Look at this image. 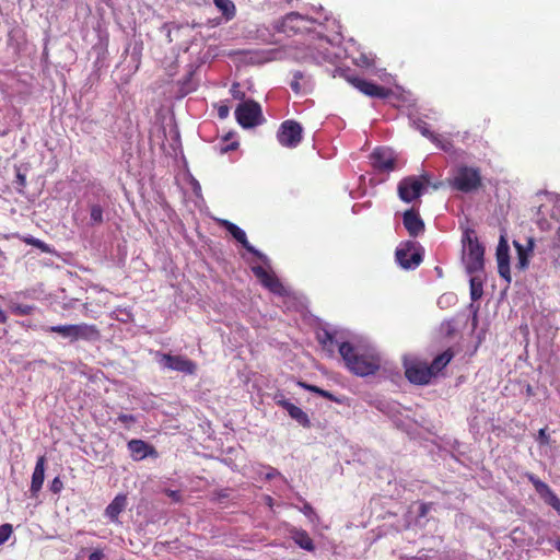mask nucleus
Listing matches in <instances>:
<instances>
[{"mask_svg":"<svg viewBox=\"0 0 560 560\" xmlns=\"http://www.w3.org/2000/svg\"><path fill=\"white\" fill-rule=\"evenodd\" d=\"M168 495L171 498H173L174 500H178V498H179L178 492H176V491H170Z\"/></svg>","mask_w":560,"mask_h":560,"instance_id":"nucleus-51","label":"nucleus"},{"mask_svg":"<svg viewBox=\"0 0 560 560\" xmlns=\"http://www.w3.org/2000/svg\"><path fill=\"white\" fill-rule=\"evenodd\" d=\"M402 223L408 234L412 237H417L424 232V222L415 208H410L404 212Z\"/></svg>","mask_w":560,"mask_h":560,"instance_id":"nucleus-14","label":"nucleus"},{"mask_svg":"<svg viewBox=\"0 0 560 560\" xmlns=\"http://www.w3.org/2000/svg\"><path fill=\"white\" fill-rule=\"evenodd\" d=\"M16 177H18L19 184L21 186H24L25 185V176L23 174H21V173H18Z\"/></svg>","mask_w":560,"mask_h":560,"instance_id":"nucleus-46","label":"nucleus"},{"mask_svg":"<svg viewBox=\"0 0 560 560\" xmlns=\"http://www.w3.org/2000/svg\"><path fill=\"white\" fill-rule=\"evenodd\" d=\"M525 476L540 497L546 499L549 494H551L552 489L546 482L541 481L537 476L532 472H527Z\"/></svg>","mask_w":560,"mask_h":560,"instance_id":"nucleus-26","label":"nucleus"},{"mask_svg":"<svg viewBox=\"0 0 560 560\" xmlns=\"http://www.w3.org/2000/svg\"><path fill=\"white\" fill-rule=\"evenodd\" d=\"M221 226H223L238 243L242 244V246L250 254L257 256L260 259H264L265 256L262 253L257 250L250 243L248 242L245 232L237 226L236 224L228 221L222 220L220 222Z\"/></svg>","mask_w":560,"mask_h":560,"instance_id":"nucleus-13","label":"nucleus"},{"mask_svg":"<svg viewBox=\"0 0 560 560\" xmlns=\"http://www.w3.org/2000/svg\"><path fill=\"white\" fill-rule=\"evenodd\" d=\"M396 260L404 269H413L422 261V253L418 243L413 241L402 242L396 249Z\"/></svg>","mask_w":560,"mask_h":560,"instance_id":"nucleus-7","label":"nucleus"},{"mask_svg":"<svg viewBox=\"0 0 560 560\" xmlns=\"http://www.w3.org/2000/svg\"><path fill=\"white\" fill-rule=\"evenodd\" d=\"M91 225L103 223V209L100 205H93L90 211Z\"/></svg>","mask_w":560,"mask_h":560,"instance_id":"nucleus-30","label":"nucleus"},{"mask_svg":"<svg viewBox=\"0 0 560 560\" xmlns=\"http://www.w3.org/2000/svg\"><path fill=\"white\" fill-rule=\"evenodd\" d=\"M23 241L27 245H32V246L40 249L44 253H49L50 252L49 246L46 243H44L43 241H40L38 238H35L33 236L24 237Z\"/></svg>","mask_w":560,"mask_h":560,"instance_id":"nucleus-31","label":"nucleus"},{"mask_svg":"<svg viewBox=\"0 0 560 560\" xmlns=\"http://www.w3.org/2000/svg\"><path fill=\"white\" fill-rule=\"evenodd\" d=\"M431 509V503H421L419 509V516L424 517Z\"/></svg>","mask_w":560,"mask_h":560,"instance_id":"nucleus-42","label":"nucleus"},{"mask_svg":"<svg viewBox=\"0 0 560 560\" xmlns=\"http://www.w3.org/2000/svg\"><path fill=\"white\" fill-rule=\"evenodd\" d=\"M320 396L334 402H341L340 398L336 397L332 393L325 389H322Z\"/></svg>","mask_w":560,"mask_h":560,"instance_id":"nucleus-41","label":"nucleus"},{"mask_svg":"<svg viewBox=\"0 0 560 560\" xmlns=\"http://www.w3.org/2000/svg\"><path fill=\"white\" fill-rule=\"evenodd\" d=\"M101 338V331L96 325L93 324H74V341H96Z\"/></svg>","mask_w":560,"mask_h":560,"instance_id":"nucleus-17","label":"nucleus"},{"mask_svg":"<svg viewBox=\"0 0 560 560\" xmlns=\"http://www.w3.org/2000/svg\"><path fill=\"white\" fill-rule=\"evenodd\" d=\"M296 19H298V15H296V14H290V15H288V16L285 18L284 23L292 22V21H294V20H296Z\"/></svg>","mask_w":560,"mask_h":560,"instance_id":"nucleus-49","label":"nucleus"},{"mask_svg":"<svg viewBox=\"0 0 560 560\" xmlns=\"http://www.w3.org/2000/svg\"><path fill=\"white\" fill-rule=\"evenodd\" d=\"M454 358V351L448 348L444 352L436 355L431 364H429L433 376H436Z\"/></svg>","mask_w":560,"mask_h":560,"instance_id":"nucleus-20","label":"nucleus"},{"mask_svg":"<svg viewBox=\"0 0 560 560\" xmlns=\"http://www.w3.org/2000/svg\"><path fill=\"white\" fill-rule=\"evenodd\" d=\"M63 488V482L59 477H55L50 483V491L54 493H59Z\"/></svg>","mask_w":560,"mask_h":560,"instance_id":"nucleus-37","label":"nucleus"},{"mask_svg":"<svg viewBox=\"0 0 560 560\" xmlns=\"http://www.w3.org/2000/svg\"><path fill=\"white\" fill-rule=\"evenodd\" d=\"M118 421L121 423H135L137 421L136 417L133 415L129 413H120L117 418Z\"/></svg>","mask_w":560,"mask_h":560,"instance_id":"nucleus-40","label":"nucleus"},{"mask_svg":"<svg viewBox=\"0 0 560 560\" xmlns=\"http://www.w3.org/2000/svg\"><path fill=\"white\" fill-rule=\"evenodd\" d=\"M282 406L288 411L290 417L296 420L304 428L311 427V421L306 412H304L300 407L295 406L292 402L283 401Z\"/></svg>","mask_w":560,"mask_h":560,"instance_id":"nucleus-22","label":"nucleus"},{"mask_svg":"<svg viewBox=\"0 0 560 560\" xmlns=\"http://www.w3.org/2000/svg\"><path fill=\"white\" fill-rule=\"evenodd\" d=\"M126 505L127 497L125 494H118L107 505L105 510V515L109 517L113 522H115L118 520L119 514L125 510Z\"/></svg>","mask_w":560,"mask_h":560,"instance_id":"nucleus-19","label":"nucleus"},{"mask_svg":"<svg viewBox=\"0 0 560 560\" xmlns=\"http://www.w3.org/2000/svg\"><path fill=\"white\" fill-rule=\"evenodd\" d=\"M304 78L303 73L301 71H295L293 73V79L290 83V86L291 89L295 92V93H300L301 92V84H300V81Z\"/></svg>","mask_w":560,"mask_h":560,"instance_id":"nucleus-33","label":"nucleus"},{"mask_svg":"<svg viewBox=\"0 0 560 560\" xmlns=\"http://www.w3.org/2000/svg\"><path fill=\"white\" fill-rule=\"evenodd\" d=\"M545 501L555 509L558 514L560 515V499L559 497L552 491L551 494H549Z\"/></svg>","mask_w":560,"mask_h":560,"instance_id":"nucleus-34","label":"nucleus"},{"mask_svg":"<svg viewBox=\"0 0 560 560\" xmlns=\"http://www.w3.org/2000/svg\"><path fill=\"white\" fill-rule=\"evenodd\" d=\"M45 464H46V457L39 456L37 458L33 475H32V481H31V488L30 492L32 497H37V493L40 491L44 479H45Z\"/></svg>","mask_w":560,"mask_h":560,"instance_id":"nucleus-18","label":"nucleus"},{"mask_svg":"<svg viewBox=\"0 0 560 560\" xmlns=\"http://www.w3.org/2000/svg\"><path fill=\"white\" fill-rule=\"evenodd\" d=\"M302 132L303 128L300 122L288 119L280 125L277 140L284 148H296L302 141Z\"/></svg>","mask_w":560,"mask_h":560,"instance_id":"nucleus-8","label":"nucleus"},{"mask_svg":"<svg viewBox=\"0 0 560 560\" xmlns=\"http://www.w3.org/2000/svg\"><path fill=\"white\" fill-rule=\"evenodd\" d=\"M509 245L504 236L500 237L498 247H497V262H498V272L501 278H503L508 283L511 282V271H510V255H509Z\"/></svg>","mask_w":560,"mask_h":560,"instance_id":"nucleus-12","label":"nucleus"},{"mask_svg":"<svg viewBox=\"0 0 560 560\" xmlns=\"http://www.w3.org/2000/svg\"><path fill=\"white\" fill-rule=\"evenodd\" d=\"M213 2L226 21L235 16L236 8L232 0H213Z\"/></svg>","mask_w":560,"mask_h":560,"instance_id":"nucleus-27","label":"nucleus"},{"mask_svg":"<svg viewBox=\"0 0 560 560\" xmlns=\"http://www.w3.org/2000/svg\"><path fill=\"white\" fill-rule=\"evenodd\" d=\"M303 512H304V514L310 515L311 513H313V508L308 503H305L304 508H303Z\"/></svg>","mask_w":560,"mask_h":560,"instance_id":"nucleus-45","label":"nucleus"},{"mask_svg":"<svg viewBox=\"0 0 560 560\" xmlns=\"http://www.w3.org/2000/svg\"><path fill=\"white\" fill-rule=\"evenodd\" d=\"M104 553L102 550H95L89 556V560H102Z\"/></svg>","mask_w":560,"mask_h":560,"instance_id":"nucleus-44","label":"nucleus"},{"mask_svg":"<svg viewBox=\"0 0 560 560\" xmlns=\"http://www.w3.org/2000/svg\"><path fill=\"white\" fill-rule=\"evenodd\" d=\"M482 291V282L477 278L470 279V298L472 301H477L481 298Z\"/></svg>","mask_w":560,"mask_h":560,"instance_id":"nucleus-29","label":"nucleus"},{"mask_svg":"<svg viewBox=\"0 0 560 560\" xmlns=\"http://www.w3.org/2000/svg\"><path fill=\"white\" fill-rule=\"evenodd\" d=\"M45 331L59 334L63 338H68L74 342V324L48 326L44 328Z\"/></svg>","mask_w":560,"mask_h":560,"instance_id":"nucleus-28","label":"nucleus"},{"mask_svg":"<svg viewBox=\"0 0 560 560\" xmlns=\"http://www.w3.org/2000/svg\"><path fill=\"white\" fill-rule=\"evenodd\" d=\"M557 549L560 551V542L557 544Z\"/></svg>","mask_w":560,"mask_h":560,"instance_id":"nucleus-52","label":"nucleus"},{"mask_svg":"<svg viewBox=\"0 0 560 560\" xmlns=\"http://www.w3.org/2000/svg\"><path fill=\"white\" fill-rule=\"evenodd\" d=\"M370 159L373 168L380 173H389L396 168V159L389 149L376 148Z\"/></svg>","mask_w":560,"mask_h":560,"instance_id":"nucleus-10","label":"nucleus"},{"mask_svg":"<svg viewBox=\"0 0 560 560\" xmlns=\"http://www.w3.org/2000/svg\"><path fill=\"white\" fill-rule=\"evenodd\" d=\"M160 363L170 370L183 372L189 375L195 374L197 370L196 363L183 355H172L170 353H163L161 355Z\"/></svg>","mask_w":560,"mask_h":560,"instance_id":"nucleus-11","label":"nucleus"},{"mask_svg":"<svg viewBox=\"0 0 560 560\" xmlns=\"http://www.w3.org/2000/svg\"><path fill=\"white\" fill-rule=\"evenodd\" d=\"M418 130L421 132L422 136L430 139L433 143H435L438 147H440L444 151H448L451 143L448 141L443 142L440 136L435 135L429 129V126L427 122H421L418 125Z\"/></svg>","mask_w":560,"mask_h":560,"instance_id":"nucleus-24","label":"nucleus"},{"mask_svg":"<svg viewBox=\"0 0 560 560\" xmlns=\"http://www.w3.org/2000/svg\"><path fill=\"white\" fill-rule=\"evenodd\" d=\"M252 271L259 282L273 293H279L282 284L273 272L268 271L262 266H253Z\"/></svg>","mask_w":560,"mask_h":560,"instance_id":"nucleus-16","label":"nucleus"},{"mask_svg":"<svg viewBox=\"0 0 560 560\" xmlns=\"http://www.w3.org/2000/svg\"><path fill=\"white\" fill-rule=\"evenodd\" d=\"M230 92L235 100L243 101L245 98V92L241 90V85L237 82L232 84Z\"/></svg>","mask_w":560,"mask_h":560,"instance_id":"nucleus-35","label":"nucleus"},{"mask_svg":"<svg viewBox=\"0 0 560 560\" xmlns=\"http://www.w3.org/2000/svg\"><path fill=\"white\" fill-rule=\"evenodd\" d=\"M8 320V316L0 308V324H5Z\"/></svg>","mask_w":560,"mask_h":560,"instance_id":"nucleus-47","label":"nucleus"},{"mask_svg":"<svg viewBox=\"0 0 560 560\" xmlns=\"http://www.w3.org/2000/svg\"><path fill=\"white\" fill-rule=\"evenodd\" d=\"M265 502L268 506L272 508L273 505V499L270 495L265 497Z\"/></svg>","mask_w":560,"mask_h":560,"instance_id":"nucleus-48","label":"nucleus"},{"mask_svg":"<svg viewBox=\"0 0 560 560\" xmlns=\"http://www.w3.org/2000/svg\"><path fill=\"white\" fill-rule=\"evenodd\" d=\"M463 261L468 273H475L483 268L485 248L475 236L472 230H467L463 236Z\"/></svg>","mask_w":560,"mask_h":560,"instance_id":"nucleus-2","label":"nucleus"},{"mask_svg":"<svg viewBox=\"0 0 560 560\" xmlns=\"http://www.w3.org/2000/svg\"><path fill=\"white\" fill-rule=\"evenodd\" d=\"M450 185L465 194L479 189L482 186L480 168L467 165L458 166L450 180Z\"/></svg>","mask_w":560,"mask_h":560,"instance_id":"nucleus-3","label":"nucleus"},{"mask_svg":"<svg viewBox=\"0 0 560 560\" xmlns=\"http://www.w3.org/2000/svg\"><path fill=\"white\" fill-rule=\"evenodd\" d=\"M237 147V142H233L231 145H229L228 148L223 149L222 151H229V150H234L236 149Z\"/></svg>","mask_w":560,"mask_h":560,"instance_id":"nucleus-50","label":"nucleus"},{"mask_svg":"<svg viewBox=\"0 0 560 560\" xmlns=\"http://www.w3.org/2000/svg\"><path fill=\"white\" fill-rule=\"evenodd\" d=\"M430 184V175L423 173L419 177L407 176L404 177L397 187L398 196L400 200L406 203H410L421 197L427 186Z\"/></svg>","mask_w":560,"mask_h":560,"instance_id":"nucleus-4","label":"nucleus"},{"mask_svg":"<svg viewBox=\"0 0 560 560\" xmlns=\"http://www.w3.org/2000/svg\"><path fill=\"white\" fill-rule=\"evenodd\" d=\"M299 386H301L302 388L311 392V393H315L317 395L320 396V393H322V389L320 387L316 386V385H312V384H307L305 382H299Z\"/></svg>","mask_w":560,"mask_h":560,"instance_id":"nucleus-38","label":"nucleus"},{"mask_svg":"<svg viewBox=\"0 0 560 560\" xmlns=\"http://www.w3.org/2000/svg\"><path fill=\"white\" fill-rule=\"evenodd\" d=\"M32 311H33V307L30 305H16L14 307V312L18 315H22V316L31 314Z\"/></svg>","mask_w":560,"mask_h":560,"instance_id":"nucleus-39","label":"nucleus"},{"mask_svg":"<svg viewBox=\"0 0 560 560\" xmlns=\"http://www.w3.org/2000/svg\"><path fill=\"white\" fill-rule=\"evenodd\" d=\"M404 369L406 378L415 385H428L434 377L429 364L420 359H405Z\"/></svg>","mask_w":560,"mask_h":560,"instance_id":"nucleus-5","label":"nucleus"},{"mask_svg":"<svg viewBox=\"0 0 560 560\" xmlns=\"http://www.w3.org/2000/svg\"><path fill=\"white\" fill-rule=\"evenodd\" d=\"M338 351L347 369L357 376L374 375L381 368V358L371 351H360L350 342L338 345Z\"/></svg>","mask_w":560,"mask_h":560,"instance_id":"nucleus-1","label":"nucleus"},{"mask_svg":"<svg viewBox=\"0 0 560 560\" xmlns=\"http://www.w3.org/2000/svg\"><path fill=\"white\" fill-rule=\"evenodd\" d=\"M13 532V527L11 524H2L0 525V545L4 544L11 536Z\"/></svg>","mask_w":560,"mask_h":560,"instance_id":"nucleus-32","label":"nucleus"},{"mask_svg":"<svg viewBox=\"0 0 560 560\" xmlns=\"http://www.w3.org/2000/svg\"><path fill=\"white\" fill-rule=\"evenodd\" d=\"M317 340L323 347V350L327 351L329 355H332L335 353L337 342L335 340L334 334H331L328 330H323L317 335Z\"/></svg>","mask_w":560,"mask_h":560,"instance_id":"nucleus-25","label":"nucleus"},{"mask_svg":"<svg viewBox=\"0 0 560 560\" xmlns=\"http://www.w3.org/2000/svg\"><path fill=\"white\" fill-rule=\"evenodd\" d=\"M218 115L220 118H226L228 115H229V107L226 105H221L219 108H218Z\"/></svg>","mask_w":560,"mask_h":560,"instance_id":"nucleus-43","label":"nucleus"},{"mask_svg":"<svg viewBox=\"0 0 560 560\" xmlns=\"http://www.w3.org/2000/svg\"><path fill=\"white\" fill-rule=\"evenodd\" d=\"M235 118L243 128H253L262 120L260 105L254 100H247L237 105Z\"/></svg>","mask_w":560,"mask_h":560,"instance_id":"nucleus-6","label":"nucleus"},{"mask_svg":"<svg viewBox=\"0 0 560 560\" xmlns=\"http://www.w3.org/2000/svg\"><path fill=\"white\" fill-rule=\"evenodd\" d=\"M133 460L139 462L145 457H156L158 452L154 446L144 442L143 440L133 439L127 444Z\"/></svg>","mask_w":560,"mask_h":560,"instance_id":"nucleus-15","label":"nucleus"},{"mask_svg":"<svg viewBox=\"0 0 560 560\" xmlns=\"http://www.w3.org/2000/svg\"><path fill=\"white\" fill-rule=\"evenodd\" d=\"M537 441L540 445L550 444V435L547 432V428H542L538 431Z\"/></svg>","mask_w":560,"mask_h":560,"instance_id":"nucleus-36","label":"nucleus"},{"mask_svg":"<svg viewBox=\"0 0 560 560\" xmlns=\"http://www.w3.org/2000/svg\"><path fill=\"white\" fill-rule=\"evenodd\" d=\"M292 539L302 549L307 551H314L315 545L313 539L310 537L306 530L299 529L292 533Z\"/></svg>","mask_w":560,"mask_h":560,"instance_id":"nucleus-23","label":"nucleus"},{"mask_svg":"<svg viewBox=\"0 0 560 560\" xmlns=\"http://www.w3.org/2000/svg\"><path fill=\"white\" fill-rule=\"evenodd\" d=\"M513 243H514V246L517 252L516 267L521 270H524L528 267V264H529L528 256H529V253L533 252L534 241L532 238H529L527 247H524L522 244H520L516 241H514Z\"/></svg>","mask_w":560,"mask_h":560,"instance_id":"nucleus-21","label":"nucleus"},{"mask_svg":"<svg viewBox=\"0 0 560 560\" xmlns=\"http://www.w3.org/2000/svg\"><path fill=\"white\" fill-rule=\"evenodd\" d=\"M346 79L351 85H353L360 92L370 97L386 98L392 93L389 89L378 85L372 81L364 80L357 75L348 74L346 75Z\"/></svg>","mask_w":560,"mask_h":560,"instance_id":"nucleus-9","label":"nucleus"}]
</instances>
